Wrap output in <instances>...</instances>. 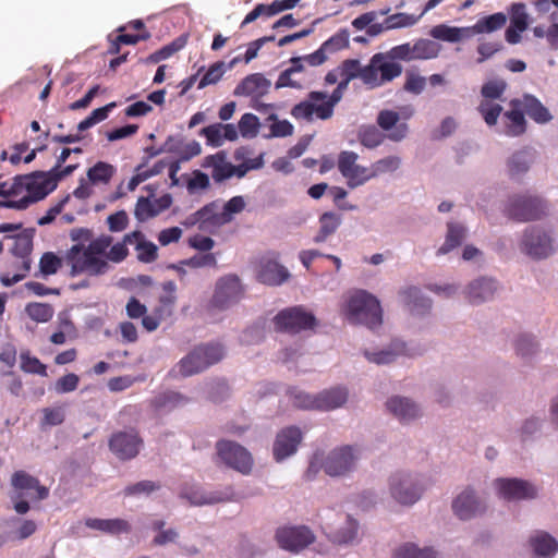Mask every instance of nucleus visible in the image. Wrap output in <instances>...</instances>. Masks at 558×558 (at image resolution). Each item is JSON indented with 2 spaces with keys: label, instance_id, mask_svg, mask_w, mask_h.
I'll return each instance as SVG.
<instances>
[{
  "label": "nucleus",
  "instance_id": "nucleus-61",
  "mask_svg": "<svg viewBox=\"0 0 558 558\" xmlns=\"http://www.w3.org/2000/svg\"><path fill=\"white\" fill-rule=\"evenodd\" d=\"M184 44H185V40L178 39V40L162 47L161 49L155 51L154 53H151L147 58V61L151 62V63H158L162 60H166V59L170 58L174 52H177L181 48H183Z\"/></svg>",
  "mask_w": 558,
  "mask_h": 558
},
{
  "label": "nucleus",
  "instance_id": "nucleus-51",
  "mask_svg": "<svg viewBox=\"0 0 558 558\" xmlns=\"http://www.w3.org/2000/svg\"><path fill=\"white\" fill-rule=\"evenodd\" d=\"M533 155L524 149L512 155L509 161V171L511 175L521 174L529 170Z\"/></svg>",
  "mask_w": 558,
  "mask_h": 558
},
{
  "label": "nucleus",
  "instance_id": "nucleus-28",
  "mask_svg": "<svg viewBox=\"0 0 558 558\" xmlns=\"http://www.w3.org/2000/svg\"><path fill=\"white\" fill-rule=\"evenodd\" d=\"M271 83L260 73L247 75L235 87L233 94L235 96L262 97L269 92Z\"/></svg>",
  "mask_w": 558,
  "mask_h": 558
},
{
  "label": "nucleus",
  "instance_id": "nucleus-58",
  "mask_svg": "<svg viewBox=\"0 0 558 558\" xmlns=\"http://www.w3.org/2000/svg\"><path fill=\"white\" fill-rule=\"evenodd\" d=\"M259 121L253 113H245L239 121V130L243 137H255L258 133Z\"/></svg>",
  "mask_w": 558,
  "mask_h": 558
},
{
  "label": "nucleus",
  "instance_id": "nucleus-24",
  "mask_svg": "<svg viewBox=\"0 0 558 558\" xmlns=\"http://www.w3.org/2000/svg\"><path fill=\"white\" fill-rule=\"evenodd\" d=\"M171 204L172 197L170 194H163L154 199L142 196L135 205L134 216L138 221L144 222L168 209Z\"/></svg>",
  "mask_w": 558,
  "mask_h": 558
},
{
  "label": "nucleus",
  "instance_id": "nucleus-30",
  "mask_svg": "<svg viewBox=\"0 0 558 558\" xmlns=\"http://www.w3.org/2000/svg\"><path fill=\"white\" fill-rule=\"evenodd\" d=\"M400 295L405 306L415 315H424L432 308V300L421 293L416 287H408L400 291Z\"/></svg>",
  "mask_w": 558,
  "mask_h": 558
},
{
  "label": "nucleus",
  "instance_id": "nucleus-41",
  "mask_svg": "<svg viewBox=\"0 0 558 558\" xmlns=\"http://www.w3.org/2000/svg\"><path fill=\"white\" fill-rule=\"evenodd\" d=\"M320 229L314 238L315 243H323L326 239L336 232L341 223V216L332 211H326L319 217Z\"/></svg>",
  "mask_w": 558,
  "mask_h": 558
},
{
  "label": "nucleus",
  "instance_id": "nucleus-19",
  "mask_svg": "<svg viewBox=\"0 0 558 558\" xmlns=\"http://www.w3.org/2000/svg\"><path fill=\"white\" fill-rule=\"evenodd\" d=\"M355 459L352 446L345 445L331 450L322 466L330 476H342L354 468Z\"/></svg>",
  "mask_w": 558,
  "mask_h": 558
},
{
  "label": "nucleus",
  "instance_id": "nucleus-42",
  "mask_svg": "<svg viewBox=\"0 0 558 558\" xmlns=\"http://www.w3.org/2000/svg\"><path fill=\"white\" fill-rule=\"evenodd\" d=\"M393 558H439L438 553L432 547L420 548L414 543H405L399 546L395 553Z\"/></svg>",
  "mask_w": 558,
  "mask_h": 558
},
{
  "label": "nucleus",
  "instance_id": "nucleus-59",
  "mask_svg": "<svg viewBox=\"0 0 558 558\" xmlns=\"http://www.w3.org/2000/svg\"><path fill=\"white\" fill-rule=\"evenodd\" d=\"M349 46V34L347 31H340L332 35L328 40H326L322 47L325 49L327 54L337 52L341 49H344Z\"/></svg>",
  "mask_w": 558,
  "mask_h": 558
},
{
  "label": "nucleus",
  "instance_id": "nucleus-7",
  "mask_svg": "<svg viewBox=\"0 0 558 558\" xmlns=\"http://www.w3.org/2000/svg\"><path fill=\"white\" fill-rule=\"evenodd\" d=\"M546 203L538 196L522 194L509 197L506 214L517 221L538 220L546 215Z\"/></svg>",
  "mask_w": 558,
  "mask_h": 558
},
{
  "label": "nucleus",
  "instance_id": "nucleus-8",
  "mask_svg": "<svg viewBox=\"0 0 558 558\" xmlns=\"http://www.w3.org/2000/svg\"><path fill=\"white\" fill-rule=\"evenodd\" d=\"M320 323L313 312L302 305L281 310V332L315 333Z\"/></svg>",
  "mask_w": 558,
  "mask_h": 558
},
{
  "label": "nucleus",
  "instance_id": "nucleus-18",
  "mask_svg": "<svg viewBox=\"0 0 558 558\" xmlns=\"http://www.w3.org/2000/svg\"><path fill=\"white\" fill-rule=\"evenodd\" d=\"M327 58L328 54L322 46L318 50L304 58H292L291 66L281 72V87L290 86L301 88L303 86L304 78H293L292 76L303 73V61H306L312 66H317L323 64Z\"/></svg>",
  "mask_w": 558,
  "mask_h": 558
},
{
  "label": "nucleus",
  "instance_id": "nucleus-33",
  "mask_svg": "<svg viewBox=\"0 0 558 558\" xmlns=\"http://www.w3.org/2000/svg\"><path fill=\"white\" fill-rule=\"evenodd\" d=\"M348 395V390L344 387L324 390L315 396L316 410L330 411L340 408L347 402Z\"/></svg>",
  "mask_w": 558,
  "mask_h": 558
},
{
  "label": "nucleus",
  "instance_id": "nucleus-44",
  "mask_svg": "<svg viewBox=\"0 0 558 558\" xmlns=\"http://www.w3.org/2000/svg\"><path fill=\"white\" fill-rule=\"evenodd\" d=\"M20 367L24 373L48 376L47 366L36 356H33L29 350L20 353Z\"/></svg>",
  "mask_w": 558,
  "mask_h": 558
},
{
  "label": "nucleus",
  "instance_id": "nucleus-20",
  "mask_svg": "<svg viewBox=\"0 0 558 558\" xmlns=\"http://www.w3.org/2000/svg\"><path fill=\"white\" fill-rule=\"evenodd\" d=\"M315 541L314 532L306 525L281 527V549L299 554Z\"/></svg>",
  "mask_w": 558,
  "mask_h": 558
},
{
  "label": "nucleus",
  "instance_id": "nucleus-45",
  "mask_svg": "<svg viewBox=\"0 0 558 558\" xmlns=\"http://www.w3.org/2000/svg\"><path fill=\"white\" fill-rule=\"evenodd\" d=\"M65 421L64 407H47L41 409V418L39 426L41 429H46L50 426L61 425Z\"/></svg>",
  "mask_w": 558,
  "mask_h": 558
},
{
  "label": "nucleus",
  "instance_id": "nucleus-64",
  "mask_svg": "<svg viewBox=\"0 0 558 558\" xmlns=\"http://www.w3.org/2000/svg\"><path fill=\"white\" fill-rule=\"evenodd\" d=\"M426 86V78L413 72H408L405 76V82L403 85V89L408 93L418 95L421 94Z\"/></svg>",
  "mask_w": 558,
  "mask_h": 558
},
{
  "label": "nucleus",
  "instance_id": "nucleus-17",
  "mask_svg": "<svg viewBox=\"0 0 558 558\" xmlns=\"http://www.w3.org/2000/svg\"><path fill=\"white\" fill-rule=\"evenodd\" d=\"M108 445L117 458L120 460H131L140 453L143 439L135 429H130L112 434Z\"/></svg>",
  "mask_w": 558,
  "mask_h": 558
},
{
  "label": "nucleus",
  "instance_id": "nucleus-55",
  "mask_svg": "<svg viewBox=\"0 0 558 558\" xmlns=\"http://www.w3.org/2000/svg\"><path fill=\"white\" fill-rule=\"evenodd\" d=\"M507 88V83L504 80H490L483 84L481 94L484 100L500 99Z\"/></svg>",
  "mask_w": 558,
  "mask_h": 558
},
{
  "label": "nucleus",
  "instance_id": "nucleus-23",
  "mask_svg": "<svg viewBox=\"0 0 558 558\" xmlns=\"http://www.w3.org/2000/svg\"><path fill=\"white\" fill-rule=\"evenodd\" d=\"M218 206L215 203H209L190 216L191 225H197L199 230L213 231L226 223L228 218L218 211Z\"/></svg>",
  "mask_w": 558,
  "mask_h": 558
},
{
  "label": "nucleus",
  "instance_id": "nucleus-37",
  "mask_svg": "<svg viewBox=\"0 0 558 558\" xmlns=\"http://www.w3.org/2000/svg\"><path fill=\"white\" fill-rule=\"evenodd\" d=\"M303 433L295 425L281 429V460L294 454L302 442Z\"/></svg>",
  "mask_w": 558,
  "mask_h": 558
},
{
  "label": "nucleus",
  "instance_id": "nucleus-48",
  "mask_svg": "<svg viewBox=\"0 0 558 558\" xmlns=\"http://www.w3.org/2000/svg\"><path fill=\"white\" fill-rule=\"evenodd\" d=\"M287 396L291 404L296 409L302 410H316L315 396H311L298 388H290L287 390Z\"/></svg>",
  "mask_w": 558,
  "mask_h": 558
},
{
  "label": "nucleus",
  "instance_id": "nucleus-13",
  "mask_svg": "<svg viewBox=\"0 0 558 558\" xmlns=\"http://www.w3.org/2000/svg\"><path fill=\"white\" fill-rule=\"evenodd\" d=\"M326 98L327 93L325 92H311L306 100L293 107L291 113L298 120H327L332 117L333 111L325 101Z\"/></svg>",
  "mask_w": 558,
  "mask_h": 558
},
{
  "label": "nucleus",
  "instance_id": "nucleus-9",
  "mask_svg": "<svg viewBox=\"0 0 558 558\" xmlns=\"http://www.w3.org/2000/svg\"><path fill=\"white\" fill-rule=\"evenodd\" d=\"M391 497L403 506L415 504L422 496L423 487L416 476L403 471L393 473L389 478Z\"/></svg>",
  "mask_w": 558,
  "mask_h": 558
},
{
  "label": "nucleus",
  "instance_id": "nucleus-26",
  "mask_svg": "<svg viewBox=\"0 0 558 558\" xmlns=\"http://www.w3.org/2000/svg\"><path fill=\"white\" fill-rule=\"evenodd\" d=\"M365 357L377 365L390 364L396 361V359L400 355L413 356L415 352L410 351L407 347V343L396 339L390 342V344L378 352H371L368 350L364 351Z\"/></svg>",
  "mask_w": 558,
  "mask_h": 558
},
{
  "label": "nucleus",
  "instance_id": "nucleus-60",
  "mask_svg": "<svg viewBox=\"0 0 558 558\" xmlns=\"http://www.w3.org/2000/svg\"><path fill=\"white\" fill-rule=\"evenodd\" d=\"M401 165V159L397 156H388L377 160L372 165V175L376 177L386 172L396 171Z\"/></svg>",
  "mask_w": 558,
  "mask_h": 558
},
{
  "label": "nucleus",
  "instance_id": "nucleus-10",
  "mask_svg": "<svg viewBox=\"0 0 558 558\" xmlns=\"http://www.w3.org/2000/svg\"><path fill=\"white\" fill-rule=\"evenodd\" d=\"M54 187V181L45 173L20 177V208L25 209L31 204L45 198Z\"/></svg>",
  "mask_w": 558,
  "mask_h": 558
},
{
  "label": "nucleus",
  "instance_id": "nucleus-2",
  "mask_svg": "<svg viewBox=\"0 0 558 558\" xmlns=\"http://www.w3.org/2000/svg\"><path fill=\"white\" fill-rule=\"evenodd\" d=\"M223 357L225 348L221 343H203L196 345L187 355L182 357L173 371L182 377H190L206 371Z\"/></svg>",
  "mask_w": 558,
  "mask_h": 558
},
{
  "label": "nucleus",
  "instance_id": "nucleus-3",
  "mask_svg": "<svg viewBox=\"0 0 558 558\" xmlns=\"http://www.w3.org/2000/svg\"><path fill=\"white\" fill-rule=\"evenodd\" d=\"M348 318L353 324L373 329L383 323V311L376 296L359 290L348 301Z\"/></svg>",
  "mask_w": 558,
  "mask_h": 558
},
{
  "label": "nucleus",
  "instance_id": "nucleus-29",
  "mask_svg": "<svg viewBox=\"0 0 558 558\" xmlns=\"http://www.w3.org/2000/svg\"><path fill=\"white\" fill-rule=\"evenodd\" d=\"M193 506L214 505L229 500V496L221 492H205L201 487H184L180 493Z\"/></svg>",
  "mask_w": 558,
  "mask_h": 558
},
{
  "label": "nucleus",
  "instance_id": "nucleus-27",
  "mask_svg": "<svg viewBox=\"0 0 558 558\" xmlns=\"http://www.w3.org/2000/svg\"><path fill=\"white\" fill-rule=\"evenodd\" d=\"M497 290L494 279L480 277L471 281L466 287V298L472 304H481L490 300Z\"/></svg>",
  "mask_w": 558,
  "mask_h": 558
},
{
  "label": "nucleus",
  "instance_id": "nucleus-49",
  "mask_svg": "<svg viewBox=\"0 0 558 558\" xmlns=\"http://www.w3.org/2000/svg\"><path fill=\"white\" fill-rule=\"evenodd\" d=\"M515 351L522 359H531L538 352V343L531 335H520L515 340Z\"/></svg>",
  "mask_w": 558,
  "mask_h": 558
},
{
  "label": "nucleus",
  "instance_id": "nucleus-62",
  "mask_svg": "<svg viewBox=\"0 0 558 558\" xmlns=\"http://www.w3.org/2000/svg\"><path fill=\"white\" fill-rule=\"evenodd\" d=\"M458 27L448 26L445 24L436 25L432 28L430 35L435 39L448 41V43H459L458 36Z\"/></svg>",
  "mask_w": 558,
  "mask_h": 558
},
{
  "label": "nucleus",
  "instance_id": "nucleus-50",
  "mask_svg": "<svg viewBox=\"0 0 558 558\" xmlns=\"http://www.w3.org/2000/svg\"><path fill=\"white\" fill-rule=\"evenodd\" d=\"M279 13V0H274L270 4H257L241 23V27L256 21L258 17H270Z\"/></svg>",
  "mask_w": 558,
  "mask_h": 558
},
{
  "label": "nucleus",
  "instance_id": "nucleus-63",
  "mask_svg": "<svg viewBox=\"0 0 558 558\" xmlns=\"http://www.w3.org/2000/svg\"><path fill=\"white\" fill-rule=\"evenodd\" d=\"M138 260L153 263L158 258V247L150 241L137 243L135 247Z\"/></svg>",
  "mask_w": 558,
  "mask_h": 558
},
{
  "label": "nucleus",
  "instance_id": "nucleus-36",
  "mask_svg": "<svg viewBox=\"0 0 558 558\" xmlns=\"http://www.w3.org/2000/svg\"><path fill=\"white\" fill-rule=\"evenodd\" d=\"M85 524L89 529L111 535L129 533L131 531V525L123 519H87Z\"/></svg>",
  "mask_w": 558,
  "mask_h": 558
},
{
  "label": "nucleus",
  "instance_id": "nucleus-16",
  "mask_svg": "<svg viewBox=\"0 0 558 558\" xmlns=\"http://www.w3.org/2000/svg\"><path fill=\"white\" fill-rule=\"evenodd\" d=\"M33 248V240L29 235L20 234L13 238V243L10 248L11 253L21 259V274L10 275L5 274L1 276V283L4 287H11L21 280H23L31 269L29 254Z\"/></svg>",
  "mask_w": 558,
  "mask_h": 558
},
{
  "label": "nucleus",
  "instance_id": "nucleus-5",
  "mask_svg": "<svg viewBox=\"0 0 558 558\" xmlns=\"http://www.w3.org/2000/svg\"><path fill=\"white\" fill-rule=\"evenodd\" d=\"M413 60L411 43L395 46L386 52L375 53V61H377L384 84L392 82L402 74L403 66L398 61L410 62Z\"/></svg>",
  "mask_w": 558,
  "mask_h": 558
},
{
  "label": "nucleus",
  "instance_id": "nucleus-56",
  "mask_svg": "<svg viewBox=\"0 0 558 558\" xmlns=\"http://www.w3.org/2000/svg\"><path fill=\"white\" fill-rule=\"evenodd\" d=\"M162 294L159 298V302L162 305V310L160 311H167L168 314H171L172 307L174 306L177 302V286L173 281L169 280L162 283Z\"/></svg>",
  "mask_w": 558,
  "mask_h": 558
},
{
  "label": "nucleus",
  "instance_id": "nucleus-22",
  "mask_svg": "<svg viewBox=\"0 0 558 558\" xmlns=\"http://www.w3.org/2000/svg\"><path fill=\"white\" fill-rule=\"evenodd\" d=\"M12 487L19 496L27 495L36 500H44L49 496V489L41 485L39 480L25 471H16L11 477Z\"/></svg>",
  "mask_w": 558,
  "mask_h": 558
},
{
  "label": "nucleus",
  "instance_id": "nucleus-39",
  "mask_svg": "<svg viewBox=\"0 0 558 558\" xmlns=\"http://www.w3.org/2000/svg\"><path fill=\"white\" fill-rule=\"evenodd\" d=\"M447 227L446 241L437 252L439 255H445L460 246L466 235V229L460 223L449 222Z\"/></svg>",
  "mask_w": 558,
  "mask_h": 558
},
{
  "label": "nucleus",
  "instance_id": "nucleus-4",
  "mask_svg": "<svg viewBox=\"0 0 558 558\" xmlns=\"http://www.w3.org/2000/svg\"><path fill=\"white\" fill-rule=\"evenodd\" d=\"M250 150L241 147L235 150L234 158L240 161L239 165H232L223 158H218L211 170V177L216 182H222L232 177L243 178L250 170L259 169L263 166V154L250 157Z\"/></svg>",
  "mask_w": 558,
  "mask_h": 558
},
{
  "label": "nucleus",
  "instance_id": "nucleus-40",
  "mask_svg": "<svg viewBox=\"0 0 558 558\" xmlns=\"http://www.w3.org/2000/svg\"><path fill=\"white\" fill-rule=\"evenodd\" d=\"M239 61L240 57L238 56L233 58L228 65L223 61H217L214 64H211L207 72L204 74V76L201 78L197 86L198 89L218 83L222 75L225 74L226 70L232 69L234 64H236Z\"/></svg>",
  "mask_w": 558,
  "mask_h": 558
},
{
  "label": "nucleus",
  "instance_id": "nucleus-1",
  "mask_svg": "<svg viewBox=\"0 0 558 558\" xmlns=\"http://www.w3.org/2000/svg\"><path fill=\"white\" fill-rule=\"evenodd\" d=\"M146 242L143 232L135 230L124 235L121 242L113 244L109 234H100L88 245H72L65 252V262L70 267V276L87 275L99 277L110 269L109 262L121 263L129 255L128 244Z\"/></svg>",
  "mask_w": 558,
  "mask_h": 558
},
{
  "label": "nucleus",
  "instance_id": "nucleus-57",
  "mask_svg": "<svg viewBox=\"0 0 558 558\" xmlns=\"http://www.w3.org/2000/svg\"><path fill=\"white\" fill-rule=\"evenodd\" d=\"M510 25L519 31H525L529 26V15L523 3H513L510 11Z\"/></svg>",
  "mask_w": 558,
  "mask_h": 558
},
{
  "label": "nucleus",
  "instance_id": "nucleus-35",
  "mask_svg": "<svg viewBox=\"0 0 558 558\" xmlns=\"http://www.w3.org/2000/svg\"><path fill=\"white\" fill-rule=\"evenodd\" d=\"M529 542L536 557L549 558L558 551V542L547 532H537Z\"/></svg>",
  "mask_w": 558,
  "mask_h": 558
},
{
  "label": "nucleus",
  "instance_id": "nucleus-11",
  "mask_svg": "<svg viewBox=\"0 0 558 558\" xmlns=\"http://www.w3.org/2000/svg\"><path fill=\"white\" fill-rule=\"evenodd\" d=\"M219 459L230 469L247 475L253 469L252 454L241 445L230 441L220 440L216 445Z\"/></svg>",
  "mask_w": 558,
  "mask_h": 558
},
{
  "label": "nucleus",
  "instance_id": "nucleus-31",
  "mask_svg": "<svg viewBox=\"0 0 558 558\" xmlns=\"http://www.w3.org/2000/svg\"><path fill=\"white\" fill-rule=\"evenodd\" d=\"M256 278L259 282L269 286L279 283V262L276 253L260 257L256 268Z\"/></svg>",
  "mask_w": 558,
  "mask_h": 558
},
{
  "label": "nucleus",
  "instance_id": "nucleus-14",
  "mask_svg": "<svg viewBox=\"0 0 558 558\" xmlns=\"http://www.w3.org/2000/svg\"><path fill=\"white\" fill-rule=\"evenodd\" d=\"M494 484L499 496L507 501L531 500L538 494L533 483L518 477H500Z\"/></svg>",
  "mask_w": 558,
  "mask_h": 558
},
{
  "label": "nucleus",
  "instance_id": "nucleus-53",
  "mask_svg": "<svg viewBox=\"0 0 558 558\" xmlns=\"http://www.w3.org/2000/svg\"><path fill=\"white\" fill-rule=\"evenodd\" d=\"M113 173L114 168L111 165L99 161L88 170L87 175L93 183H108Z\"/></svg>",
  "mask_w": 558,
  "mask_h": 558
},
{
  "label": "nucleus",
  "instance_id": "nucleus-38",
  "mask_svg": "<svg viewBox=\"0 0 558 558\" xmlns=\"http://www.w3.org/2000/svg\"><path fill=\"white\" fill-rule=\"evenodd\" d=\"M359 523L351 515H347L342 526L338 530H331L328 532V537L332 543L342 545L351 543L357 535Z\"/></svg>",
  "mask_w": 558,
  "mask_h": 558
},
{
  "label": "nucleus",
  "instance_id": "nucleus-12",
  "mask_svg": "<svg viewBox=\"0 0 558 558\" xmlns=\"http://www.w3.org/2000/svg\"><path fill=\"white\" fill-rule=\"evenodd\" d=\"M244 294V289L236 275H227L218 279L210 305L217 310H227L236 304Z\"/></svg>",
  "mask_w": 558,
  "mask_h": 558
},
{
  "label": "nucleus",
  "instance_id": "nucleus-34",
  "mask_svg": "<svg viewBox=\"0 0 558 558\" xmlns=\"http://www.w3.org/2000/svg\"><path fill=\"white\" fill-rule=\"evenodd\" d=\"M502 123L507 135H522L526 130V120L522 107L510 106V109L502 114Z\"/></svg>",
  "mask_w": 558,
  "mask_h": 558
},
{
  "label": "nucleus",
  "instance_id": "nucleus-6",
  "mask_svg": "<svg viewBox=\"0 0 558 558\" xmlns=\"http://www.w3.org/2000/svg\"><path fill=\"white\" fill-rule=\"evenodd\" d=\"M340 81L349 84L354 78H360L368 88H378L384 84L375 54L367 65H362L356 59H347L338 66Z\"/></svg>",
  "mask_w": 558,
  "mask_h": 558
},
{
  "label": "nucleus",
  "instance_id": "nucleus-43",
  "mask_svg": "<svg viewBox=\"0 0 558 558\" xmlns=\"http://www.w3.org/2000/svg\"><path fill=\"white\" fill-rule=\"evenodd\" d=\"M440 45L430 39H418L412 44L414 60H427L436 58L440 52Z\"/></svg>",
  "mask_w": 558,
  "mask_h": 558
},
{
  "label": "nucleus",
  "instance_id": "nucleus-47",
  "mask_svg": "<svg viewBox=\"0 0 558 558\" xmlns=\"http://www.w3.org/2000/svg\"><path fill=\"white\" fill-rule=\"evenodd\" d=\"M507 23V15L502 12L494 13L492 15L480 19L476 22L477 32L480 34L493 33L502 28Z\"/></svg>",
  "mask_w": 558,
  "mask_h": 558
},
{
  "label": "nucleus",
  "instance_id": "nucleus-32",
  "mask_svg": "<svg viewBox=\"0 0 558 558\" xmlns=\"http://www.w3.org/2000/svg\"><path fill=\"white\" fill-rule=\"evenodd\" d=\"M387 409L399 420L409 422L421 415L420 407L409 398L393 397L386 403Z\"/></svg>",
  "mask_w": 558,
  "mask_h": 558
},
{
  "label": "nucleus",
  "instance_id": "nucleus-15",
  "mask_svg": "<svg viewBox=\"0 0 558 558\" xmlns=\"http://www.w3.org/2000/svg\"><path fill=\"white\" fill-rule=\"evenodd\" d=\"M522 251L534 259H543L554 252L551 238L537 227L527 228L522 236Z\"/></svg>",
  "mask_w": 558,
  "mask_h": 558
},
{
  "label": "nucleus",
  "instance_id": "nucleus-52",
  "mask_svg": "<svg viewBox=\"0 0 558 558\" xmlns=\"http://www.w3.org/2000/svg\"><path fill=\"white\" fill-rule=\"evenodd\" d=\"M63 262L66 263L65 256L61 258L52 252H46L40 257L39 269L43 275L51 276L58 272ZM65 265L69 266L68 264Z\"/></svg>",
  "mask_w": 558,
  "mask_h": 558
},
{
  "label": "nucleus",
  "instance_id": "nucleus-46",
  "mask_svg": "<svg viewBox=\"0 0 558 558\" xmlns=\"http://www.w3.org/2000/svg\"><path fill=\"white\" fill-rule=\"evenodd\" d=\"M25 312L31 319L47 323L52 318L54 310L50 304L34 302L26 305Z\"/></svg>",
  "mask_w": 558,
  "mask_h": 558
},
{
  "label": "nucleus",
  "instance_id": "nucleus-54",
  "mask_svg": "<svg viewBox=\"0 0 558 558\" xmlns=\"http://www.w3.org/2000/svg\"><path fill=\"white\" fill-rule=\"evenodd\" d=\"M477 110L484 119L485 123L492 126L497 123V120L502 112V107L489 100H482L477 107Z\"/></svg>",
  "mask_w": 558,
  "mask_h": 558
},
{
  "label": "nucleus",
  "instance_id": "nucleus-25",
  "mask_svg": "<svg viewBox=\"0 0 558 558\" xmlns=\"http://www.w3.org/2000/svg\"><path fill=\"white\" fill-rule=\"evenodd\" d=\"M510 106H521L524 114H527L533 121L538 124H545L553 119L549 110L531 94H524L521 98L511 99Z\"/></svg>",
  "mask_w": 558,
  "mask_h": 558
},
{
  "label": "nucleus",
  "instance_id": "nucleus-21",
  "mask_svg": "<svg viewBox=\"0 0 558 558\" xmlns=\"http://www.w3.org/2000/svg\"><path fill=\"white\" fill-rule=\"evenodd\" d=\"M486 505L476 497L475 492L471 488L460 493L452 502V510L461 520H470L481 515L486 511Z\"/></svg>",
  "mask_w": 558,
  "mask_h": 558
}]
</instances>
